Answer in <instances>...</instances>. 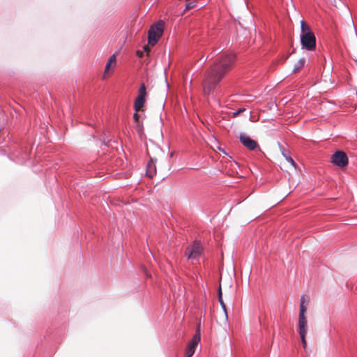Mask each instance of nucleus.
Masks as SVG:
<instances>
[{"mask_svg":"<svg viewBox=\"0 0 357 357\" xmlns=\"http://www.w3.org/2000/svg\"><path fill=\"white\" fill-rule=\"evenodd\" d=\"M235 61V55L231 52L222 54L217 61L206 72L202 82L205 96L210 95L216 88L218 84L231 69Z\"/></svg>","mask_w":357,"mask_h":357,"instance_id":"1","label":"nucleus"},{"mask_svg":"<svg viewBox=\"0 0 357 357\" xmlns=\"http://www.w3.org/2000/svg\"><path fill=\"white\" fill-rule=\"evenodd\" d=\"M301 43L302 47L308 51H312L316 47V38L310 26L304 20L301 22Z\"/></svg>","mask_w":357,"mask_h":357,"instance_id":"2","label":"nucleus"},{"mask_svg":"<svg viewBox=\"0 0 357 357\" xmlns=\"http://www.w3.org/2000/svg\"><path fill=\"white\" fill-rule=\"evenodd\" d=\"M163 26L162 23H158L151 26L149 31L148 41L151 45L156 44L159 38L162 35Z\"/></svg>","mask_w":357,"mask_h":357,"instance_id":"3","label":"nucleus"},{"mask_svg":"<svg viewBox=\"0 0 357 357\" xmlns=\"http://www.w3.org/2000/svg\"><path fill=\"white\" fill-rule=\"evenodd\" d=\"M202 246L200 243L195 241L192 245L187 248L185 255L188 259H197L201 255Z\"/></svg>","mask_w":357,"mask_h":357,"instance_id":"4","label":"nucleus"},{"mask_svg":"<svg viewBox=\"0 0 357 357\" xmlns=\"http://www.w3.org/2000/svg\"><path fill=\"white\" fill-rule=\"evenodd\" d=\"M146 96V89L145 84L142 83L138 90V96L135 99L134 107L136 111H139L144 105L145 98Z\"/></svg>","mask_w":357,"mask_h":357,"instance_id":"5","label":"nucleus"},{"mask_svg":"<svg viewBox=\"0 0 357 357\" xmlns=\"http://www.w3.org/2000/svg\"><path fill=\"white\" fill-rule=\"evenodd\" d=\"M332 162L340 167H344L348 163V158L344 152L338 151L333 154Z\"/></svg>","mask_w":357,"mask_h":357,"instance_id":"6","label":"nucleus"},{"mask_svg":"<svg viewBox=\"0 0 357 357\" xmlns=\"http://www.w3.org/2000/svg\"><path fill=\"white\" fill-rule=\"evenodd\" d=\"M200 341V335L199 333H197L194 335L191 341L188 343L186 348V356L185 357H191L195 352V348Z\"/></svg>","mask_w":357,"mask_h":357,"instance_id":"7","label":"nucleus"},{"mask_svg":"<svg viewBox=\"0 0 357 357\" xmlns=\"http://www.w3.org/2000/svg\"><path fill=\"white\" fill-rule=\"evenodd\" d=\"M239 139L241 142L250 150H254L257 146V142L245 133L240 134Z\"/></svg>","mask_w":357,"mask_h":357,"instance_id":"8","label":"nucleus"},{"mask_svg":"<svg viewBox=\"0 0 357 357\" xmlns=\"http://www.w3.org/2000/svg\"><path fill=\"white\" fill-rule=\"evenodd\" d=\"M298 330L299 334L307 333V319L305 316L298 317Z\"/></svg>","mask_w":357,"mask_h":357,"instance_id":"9","label":"nucleus"},{"mask_svg":"<svg viewBox=\"0 0 357 357\" xmlns=\"http://www.w3.org/2000/svg\"><path fill=\"white\" fill-rule=\"evenodd\" d=\"M156 159L151 158L150 161L147 164L146 175L149 177H153L156 172Z\"/></svg>","mask_w":357,"mask_h":357,"instance_id":"10","label":"nucleus"},{"mask_svg":"<svg viewBox=\"0 0 357 357\" xmlns=\"http://www.w3.org/2000/svg\"><path fill=\"white\" fill-rule=\"evenodd\" d=\"M218 301L221 305V307L224 312V314H225V319L226 321H227L228 319V315H227V309H226V305L223 301V299H222V290H221V287H220L219 288V290H218Z\"/></svg>","mask_w":357,"mask_h":357,"instance_id":"11","label":"nucleus"},{"mask_svg":"<svg viewBox=\"0 0 357 357\" xmlns=\"http://www.w3.org/2000/svg\"><path fill=\"white\" fill-rule=\"evenodd\" d=\"M305 63V59L301 58L294 65L293 72H298L301 68H302Z\"/></svg>","mask_w":357,"mask_h":357,"instance_id":"12","label":"nucleus"},{"mask_svg":"<svg viewBox=\"0 0 357 357\" xmlns=\"http://www.w3.org/2000/svg\"><path fill=\"white\" fill-rule=\"evenodd\" d=\"M304 303H305V298H304L303 296H302L301 298L300 312H299L298 317L305 316V312L307 310V308L305 306Z\"/></svg>","mask_w":357,"mask_h":357,"instance_id":"13","label":"nucleus"},{"mask_svg":"<svg viewBox=\"0 0 357 357\" xmlns=\"http://www.w3.org/2000/svg\"><path fill=\"white\" fill-rule=\"evenodd\" d=\"M116 56H115L114 54H112V55L109 57V60H108V61H107V64H106V66H105V74H106V73L108 72V70H109V68H110L111 65H112V63H116Z\"/></svg>","mask_w":357,"mask_h":357,"instance_id":"14","label":"nucleus"},{"mask_svg":"<svg viewBox=\"0 0 357 357\" xmlns=\"http://www.w3.org/2000/svg\"><path fill=\"white\" fill-rule=\"evenodd\" d=\"M197 5V1H187L185 4V8L184 10V12L190 10L193 8H195Z\"/></svg>","mask_w":357,"mask_h":357,"instance_id":"15","label":"nucleus"},{"mask_svg":"<svg viewBox=\"0 0 357 357\" xmlns=\"http://www.w3.org/2000/svg\"><path fill=\"white\" fill-rule=\"evenodd\" d=\"M280 150L281 151L282 155L286 160H287L289 157H291L289 152L285 150V149L283 146H280Z\"/></svg>","mask_w":357,"mask_h":357,"instance_id":"16","label":"nucleus"},{"mask_svg":"<svg viewBox=\"0 0 357 357\" xmlns=\"http://www.w3.org/2000/svg\"><path fill=\"white\" fill-rule=\"evenodd\" d=\"M301 340V342L304 349L307 348V342L305 340L306 334H299Z\"/></svg>","mask_w":357,"mask_h":357,"instance_id":"17","label":"nucleus"},{"mask_svg":"<svg viewBox=\"0 0 357 357\" xmlns=\"http://www.w3.org/2000/svg\"><path fill=\"white\" fill-rule=\"evenodd\" d=\"M244 111H245V108H241V109H238L237 111L233 112V116H236L239 114H241V112H243Z\"/></svg>","mask_w":357,"mask_h":357,"instance_id":"18","label":"nucleus"},{"mask_svg":"<svg viewBox=\"0 0 357 357\" xmlns=\"http://www.w3.org/2000/svg\"><path fill=\"white\" fill-rule=\"evenodd\" d=\"M288 162H289L293 167H296V163L294 161V160L292 159L291 157H289L287 160H286Z\"/></svg>","mask_w":357,"mask_h":357,"instance_id":"19","label":"nucleus"},{"mask_svg":"<svg viewBox=\"0 0 357 357\" xmlns=\"http://www.w3.org/2000/svg\"><path fill=\"white\" fill-rule=\"evenodd\" d=\"M137 56H138L139 57H142V56H143L144 53H143V52H142V51H139V50H138V51L137 52Z\"/></svg>","mask_w":357,"mask_h":357,"instance_id":"20","label":"nucleus"},{"mask_svg":"<svg viewBox=\"0 0 357 357\" xmlns=\"http://www.w3.org/2000/svg\"><path fill=\"white\" fill-rule=\"evenodd\" d=\"M220 52V51H218V50H215L212 52L211 54H219Z\"/></svg>","mask_w":357,"mask_h":357,"instance_id":"21","label":"nucleus"},{"mask_svg":"<svg viewBox=\"0 0 357 357\" xmlns=\"http://www.w3.org/2000/svg\"><path fill=\"white\" fill-rule=\"evenodd\" d=\"M166 83H167V87H169V84H168V82L167 81H166Z\"/></svg>","mask_w":357,"mask_h":357,"instance_id":"22","label":"nucleus"},{"mask_svg":"<svg viewBox=\"0 0 357 357\" xmlns=\"http://www.w3.org/2000/svg\"><path fill=\"white\" fill-rule=\"evenodd\" d=\"M172 156H173V153H171L170 157H172Z\"/></svg>","mask_w":357,"mask_h":357,"instance_id":"23","label":"nucleus"}]
</instances>
